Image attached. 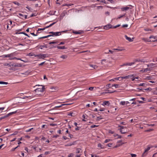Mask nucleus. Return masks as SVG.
I'll return each mask as SVG.
<instances>
[{"label": "nucleus", "instance_id": "45", "mask_svg": "<svg viewBox=\"0 0 157 157\" xmlns=\"http://www.w3.org/2000/svg\"><path fill=\"white\" fill-rule=\"evenodd\" d=\"M128 25H127V24H125V25H122V27H125V28H126L127 27H128Z\"/></svg>", "mask_w": 157, "mask_h": 157}, {"label": "nucleus", "instance_id": "61", "mask_svg": "<svg viewBox=\"0 0 157 157\" xmlns=\"http://www.w3.org/2000/svg\"><path fill=\"white\" fill-rule=\"evenodd\" d=\"M36 16V15H35L33 13L32 14H31V15H30V17H32L34 16Z\"/></svg>", "mask_w": 157, "mask_h": 157}, {"label": "nucleus", "instance_id": "15", "mask_svg": "<svg viewBox=\"0 0 157 157\" xmlns=\"http://www.w3.org/2000/svg\"><path fill=\"white\" fill-rule=\"evenodd\" d=\"M129 8V7H126L122 8L121 9L122 11H126L128 10Z\"/></svg>", "mask_w": 157, "mask_h": 157}, {"label": "nucleus", "instance_id": "16", "mask_svg": "<svg viewBox=\"0 0 157 157\" xmlns=\"http://www.w3.org/2000/svg\"><path fill=\"white\" fill-rule=\"evenodd\" d=\"M144 72H146L148 71H151L152 70L151 68L150 67H148L145 69H144Z\"/></svg>", "mask_w": 157, "mask_h": 157}, {"label": "nucleus", "instance_id": "24", "mask_svg": "<svg viewBox=\"0 0 157 157\" xmlns=\"http://www.w3.org/2000/svg\"><path fill=\"white\" fill-rule=\"evenodd\" d=\"M50 36H51L50 35H48L47 36H43V37H40L39 38V39L47 38H48V37H50Z\"/></svg>", "mask_w": 157, "mask_h": 157}, {"label": "nucleus", "instance_id": "59", "mask_svg": "<svg viewBox=\"0 0 157 157\" xmlns=\"http://www.w3.org/2000/svg\"><path fill=\"white\" fill-rule=\"evenodd\" d=\"M69 137H70L71 138H72L73 137V135L72 134H69Z\"/></svg>", "mask_w": 157, "mask_h": 157}, {"label": "nucleus", "instance_id": "9", "mask_svg": "<svg viewBox=\"0 0 157 157\" xmlns=\"http://www.w3.org/2000/svg\"><path fill=\"white\" fill-rule=\"evenodd\" d=\"M113 27L112 25L109 24L105 26L104 27V29L106 30H108L110 28H113Z\"/></svg>", "mask_w": 157, "mask_h": 157}, {"label": "nucleus", "instance_id": "8", "mask_svg": "<svg viewBox=\"0 0 157 157\" xmlns=\"http://www.w3.org/2000/svg\"><path fill=\"white\" fill-rule=\"evenodd\" d=\"M119 127H121L120 129V132L122 134H125L127 133V132H123V129L125 127H124V126H121L120 125H118Z\"/></svg>", "mask_w": 157, "mask_h": 157}, {"label": "nucleus", "instance_id": "50", "mask_svg": "<svg viewBox=\"0 0 157 157\" xmlns=\"http://www.w3.org/2000/svg\"><path fill=\"white\" fill-rule=\"evenodd\" d=\"M105 110V109L104 108H101L99 110V111H104Z\"/></svg>", "mask_w": 157, "mask_h": 157}, {"label": "nucleus", "instance_id": "14", "mask_svg": "<svg viewBox=\"0 0 157 157\" xmlns=\"http://www.w3.org/2000/svg\"><path fill=\"white\" fill-rule=\"evenodd\" d=\"M89 66L94 69H97L98 68V66L96 65L90 64Z\"/></svg>", "mask_w": 157, "mask_h": 157}, {"label": "nucleus", "instance_id": "47", "mask_svg": "<svg viewBox=\"0 0 157 157\" xmlns=\"http://www.w3.org/2000/svg\"><path fill=\"white\" fill-rule=\"evenodd\" d=\"M31 97V96H26L24 97L23 98V99H27V98H30Z\"/></svg>", "mask_w": 157, "mask_h": 157}, {"label": "nucleus", "instance_id": "7", "mask_svg": "<svg viewBox=\"0 0 157 157\" xmlns=\"http://www.w3.org/2000/svg\"><path fill=\"white\" fill-rule=\"evenodd\" d=\"M18 15L21 16V17H20L21 19L25 20L27 18V15H24L21 13H18Z\"/></svg>", "mask_w": 157, "mask_h": 157}, {"label": "nucleus", "instance_id": "25", "mask_svg": "<svg viewBox=\"0 0 157 157\" xmlns=\"http://www.w3.org/2000/svg\"><path fill=\"white\" fill-rule=\"evenodd\" d=\"M46 28H45V27L44 28H42V29H38L37 30V33H40V32H39V31H41V30H45V29Z\"/></svg>", "mask_w": 157, "mask_h": 157}, {"label": "nucleus", "instance_id": "11", "mask_svg": "<svg viewBox=\"0 0 157 157\" xmlns=\"http://www.w3.org/2000/svg\"><path fill=\"white\" fill-rule=\"evenodd\" d=\"M125 37L126 39L128 40L129 42H132L133 41V38H132V39L128 37L127 35H125Z\"/></svg>", "mask_w": 157, "mask_h": 157}, {"label": "nucleus", "instance_id": "18", "mask_svg": "<svg viewBox=\"0 0 157 157\" xmlns=\"http://www.w3.org/2000/svg\"><path fill=\"white\" fill-rule=\"evenodd\" d=\"M9 70H12L13 71H15L18 70V68H16L15 67H12L9 68Z\"/></svg>", "mask_w": 157, "mask_h": 157}, {"label": "nucleus", "instance_id": "28", "mask_svg": "<svg viewBox=\"0 0 157 157\" xmlns=\"http://www.w3.org/2000/svg\"><path fill=\"white\" fill-rule=\"evenodd\" d=\"M56 23V22H54L53 23H52V24H51L50 25H49V26H46V27H45V28H48L49 27H51L52 25H53L54 24H55Z\"/></svg>", "mask_w": 157, "mask_h": 157}, {"label": "nucleus", "instance_id": "52", "mask_svg": "<svg viewBox=\"0 0 157 157\" xmlns=\"http://www.w3.org/2000/svg\"><path fill=\"white\" fill-rule=\"evenodd\" d=\"M59 136V135H54L52 137L53 138H56Z\"/></svg>", "mask_w": 157, "mask_h": 157}, {"label": "nucleus", "instance_id": "20", "mask_svg": "<svg viewBox=\"0 0 157 157\" xmlns=\"http://www.w3.org/2000/svg\"><path fill=\"white\" fill-rule=\"evenodd\" d=\"M40 49H42L43 48H47V46L46 45H41L40 46Z\"/></svg>", "mask_w": 157, "mask_h": 157}, {"label": "nucleus", "instance_id": "36", "mask_svg": "<svg viewBox=\"0 0 157 157\" xmlns=\"http://www.w3.org/2000/svg\"><path fill=\"white\" fill-rule=\"evenodd\" d=\"M146 85L145 83H140L139 85V86H144Z\"/></svg>", "mask_w": 157, "mask_h": 157}, {"label": "nucleus", "instance_id": "34", "mask_svg": "<svg viewBox=\"0 0 157 157\" xmlns=\"http://www.w3.org/2000/svg\"><path fill=\"white\" fill-rule=\"evenodd\" d=\"M98 125H92L91 126L90 128H94L95 127H98Z\"/></svg>", "mask_w": 157, "mask_h": 157}, {"label": "nucleus", "instance_id": "1", "mask_svg": "<svg viewBox=\"0 0 157 157\" xmlns=\"http://www.w3.org/2000/svg\"><path fill=\"white\" fill-rule=\"evenodd\" d=\"M37 86L39 87L37 88L34 90V91H35L36 93V94L35 95V96L30 98H29V100L28 101V102L37 99V98H36V97L37 96H36L37 95H38V96L39 97L42 96L43 95V92L44 91V90L45 89L44 86L42 85H36L35 86V87H36Z\"/></svg>", "mask_w": 157, "mask_h": 157}, {"label": "nucleus", "instance_id": "26", "mask_svg": "<svg viewBox=\"0 0 157 157\" xmlns=\"http://www.w3.org/2000/svg\"><path fill=\"white\" fill-rule=\"evenodd\" d=\"M0 84L7 85L8 84V83L6 82L0 81Z\"/></svg>", "mask_w": 157, "mask_h": 157}, {"label": "nucleus", "instance_id": "10", "mask_svg": "<svg viewBox=\"0 0 157 157\" xmlns=\"http://www.w3.org/2000/svg\"><path fill=\"white\" fill-rule=\"evenodd\" d=\"M135 63L134 62H132V63H127L125 64H124L122 65H121V66L122 67L124 66H131L133 64Z\"/></svg>", "mask_w": 157, "mask_h": 157}, {"label": "nucleus", "instance_id": "35", "mask_svg": "<svg viewBox=\"0 0 157 157\" xmlns=\"http://www.w3.org/2000/svg\"><path fill=\"white\" fill-rule=\"evenodd\" d=\"M4 66H8L9 67H11L10 63H5L4 64Z\"/></svg>", "mask_w": 157, "mask_h": 157}, {"label": "nucleus", "instance_id": "53", "mask_svg": "<svg viewBox=\"0 0 157 157\" xmlns=\"http://www.w3.org/2000/svg\"><path fill=\"white\" fill-rule=\"evenodd\" d=\"M55 44V41H52V42H50L49 43V44Z\"/></svg>", "mask_w": 157, "mask_h": 157}, {"label": "nucleus", "instance_id": "56", "mask_svg": "<svg viewBox=\"0 0 157 157\" xmlns=\"http://www.w3.org/2000/svg\"><path fill=\"white\" fill-rule=\"evenodd\" d=\"M112 144H109L107 145V146L109 147H111Z\"/></svg>", "mask_w": 157, "mask_h": 157}, {"label": "nucleus", "instance_id": "31", "mask_svg": "<svg viewBox=\"0 0 157 157\" xmlns=\"http://www.w3.org/2000/svg\"><path fill=\"white\" fill-rule=\"evenodd\" d=\"M113 86H114L116 88H118L119 87V85L117 84L112 85L111 87H113Z\"/></svg>", "mask_w": 157, "mask_h": 157}, {"label": "nucleus", "instance_id": "29", "mask_svg": "<svg viewBox=\"0 0 157 157\" xmlns=\"http://www.w3.org/2000/svg\"><path fill=\"white\" fill-rule=\"evenodd\" d=\"M124 144V143H121V144H117L115 146V148H117L118 147H119V146H120L122 144Z\"/></svg>", "mask_w": 157, "mask_h": 157}, {"label": "nucleus", "instance_id": "44", "mask_svg": "<svg viewBox=\"0 0 157 157\" xmlns=\"http://www.w3.org/2000/svg\"><path fill=\"white\" fill-rule=\"evenodd\" d=\"M50 125L51 126H55L57 125V124H55L51 123L50 124Z\"/></svg>", "mask_w": 157, "mask_h": 157}, {"label": "nucleus", "instance_id": "49", "mask_svg": "<svg viewBox=\"0 0 157 157\" xmlns=\"http://www.w3.org/2000/svg\"><path fill=\"white\" fill-rule=\"evenodd\" d=\"M131 155L132 157H136V154H131Z\"/></svg>", "mask_w": 157, "mask_h": 157}, {"label": "nucleus", "instance_id": "30", "mask_svg": "<svg viewBox=\"0 0 157 157\" xmlns=\"http://www.w3.org/2000/svg\"><path fill=\"white\" fill-rule=\"evenodd\" d=\"M125 101H121V102L120 104L121 105H124L125 104Z\"/></svg>", "mask_w": 157, "mask_h": 157}, {"label": "nucleus", "instance_id": "17", "mask_svg": "<svg viewBox=\"0 0 157 157\" xmlns=\"http://www.w3.org/2000/svg\"><path fill=\"white\" fill-rule=\"evenodd\" d=\"M57 48L58 49H66L67 48L64 46H57Z\"/></svg>", "mask_w": 157, "mask_h": 157}, {"label": "nucleus", "instance_id": "3", "mask_svg": "<svg viewBox=\"0 0 157 157\" xmlns=\"http://www.w3.org/2000/svg\"><path fill=\"white\" fill-rule=\"evenodd\" d=\"M121 80H122L123 79H128L129 78H132L134 77L133 75H130L127 76L123 77H121Z\"/></svg>", "mask_w": 157, "mask_h": 157}, {"label": "nucleus", "instance_id": "42", "mask_svg": "<svg viewBox=\"0 0 157 157\" xmlns=\"http://www.w3.org/2000/svg\"><path fill=\"white\" fill-rule=\"evenodd\" d=\"M121 77H118V78H115L114 79H115V80H119V81H121V80H120V79H121Z\"/></svg>", "mask_w": 157, "mask_h": 157}, {"label": "nucleus", "instance_id": "43", "mask_svg": "<svg viewBox=\"0 0 157 157\" xmlns=\"http://www.w3.org/2000/svg\"><path fill=\"white\" fill-rule=\"evenodd\" d=\"M125 15V14L123 15H121V16H120V17H118L117 18V19H120L121 18L123 17Z\"/></svg>", "mask_w": 157, "mask_h": 157}, {"label": "nucleus", "instance_id": "6", "mask_svg": "<svg viewBox=\"0 0 157 157\" xmlns=\"http://www.w3.org/2000/svg\"><path fill=\"white\" fill-rule=\"evenodd\" d=\"M11 66H12L15 67H21V65L20 64H18L17 63H13L10 64Z\"/></svg>", "mask_w": 157, "mask_h": 157}, {"label": "nucleus", "instance_id": "4", "mask_svg": "<svg viewBox=\"0 0 157 157\" xmlns=\"http://www.w3.org/2000/svg\"><path fill=\"white\" fill-rule=\"evenodd\" d=\"M150 147H148L145 150L144 152L142 154V157H144L146 156L147 154V152L150 149Z\"/></svg>", "mask_w": 157, "mask_h": 157}, {"label": "nucleus", "instance_id": "41", "mask_svg": "<svg viewBox=\"0 0 157 157\" xmlns=\"http://www.w3.org/2000/svg\"><path fill=\"white\" fill-rule=\"evenodd\" d=\"M120 26V25H117L116 26H113V29H115V28H117V27H119Z\"/></svg>", "mask_w": 157, "mask_h": 157}, {"label": "nucleus", "instance_id": "32", "mask_svg": "<svg viewBox=\"0 0 157 157\" xmlns=\"http://www.w3.org/2000/svg\"><path fill=\"white\" fill-rule=\"evenodd\" d=\"M66 105L64 104H62L61 105H60L56 106L55 107V108L56 109V108H60V107H62L63 105Z\"/></svg>", "mask_w": 157, "mask_h": 157}, {"label": "nucleus", "instance_id": "60", "mask_svg": "<svg viewBox=\"0 0 157 157\" xmlns=\"http://www.w3.org/2000/svg\"><path fill=\"white\" fill-rule=\"evenodd\" d=\"M102 146V145L101 144H98V147H101V148H102V147H101Z\"/></svg>", "mask_w": 157, "mask_h": 157}, {"label": "nucleus", "instance_id": "33", "mask_svg": "<svg viewBox=\"0 0 157 157\" xmlns=\"http://www.w3.org/2000/svg\"><path fill=\"white\" fill-rule=\"evenodd\" d=\"M9 117V116H8V114H7V115H6V116H3V117H0V118H1V119L2 120V119H4V118H6V117Z\"/></svg>", "mask_w": 157, "mask_h": 157}, {"label": "nucleus", "instance_id": "37", "mask_svg": "<svg viewBox=\"0 0 157 157\" xmlns=\"http://www.w3.org/2000/svg\"><path fill=\"white\" fill-rule=\"evenodd\" d=\"M19 33L23 34L24 35H25L28 36V37H29V36L27 34H26V33H24L23 32H20Z\"/></svg>", "mask_w": 157, "mask_h": 157}, {"label": "nucleus", "instance_id": "46", "mask_svg": "<svg viewBox=\"0 0 157 157\" xmlns=\"http://www.w3.org/2000/svg\"><path fill=\"white\" fill-rule=\"evenodd\" d=\"M151 89H152L151 88L149 87L148 88L145 89V90H151Z\"/></svg>", "mask_w": 157, "mask_h": 157}, {"label": "nucleus", "instance_id": "57", "mask_svg": "<svg viewBox=\"0 0 157 157\" xmlns=\"http://www.w3.org/2000/svg\"><path fill=\"white\" fill-rule=\"evenodd\" d=\"M108 1L110 2L111 3H113L114 2L113 0H107Z\"/></svg>", "mask_w": 157, "mask_h": 157}, {"label": "nucleus", "instance_id": "39", "mask_svg": "<svg viewBox=\"0 0 157 157\" xmlns=\"http://www.w3.org/2000/svg\"><path fill=\"white\" fill-rule=\"evenodd\" d=\"M73 33L75 34H80L81 33L80 32H77L76 31H74V32H73Z\"/></svg>", "mask_w": 157, "mask_h": 157}, {"label": "nucleus", "instance_id": "12", "mask_svg": "<svg viewBox=\"0 0 157 157\" xmlns=\"http://www.w3.org/2000/svg\"><path fill=\"white\" fill-rule=\"evenodd\" d=\"M110 103L109 101H104L102 104V105H107L109 106Z\"/></svg>", "mask_w": 157, "mask_h": 157}, {"label": "nucleus", "instance_id": "55", "mask_svg": "<svg viewBox=\"0 0 157 157\" xmlns=\"http://www.w3.org/2000/svg\"><path fill=\"white\" fill-rule=\"evenodd\" d=\"M80 152L79 149L78 148L77 149L76 153H79Z\"/></svg>", "mask_w": 157, "mask_h": 157}, {"label": "nucleus", "instance_id": "48", "mask_svg": "<svg viewBox=\"0 0 157 157\" xmlns=\"http://www.w3.org/2000/svg\"><path fill=\"white\" fill-rule=\"evenodd\" d=\"M132 78V81H133L134 80H135V79H138L139 78V77H135L134 78Z\"/></svg>", "mask_w": 157, "mask_h": 157}, {"label": "nucleus", "instance_id": "19", "mask_svg": "<svg viewBox=\"0 0 157 157\" xmlns=\"http://www.w3.org/2000/svg\"><path fill=\"white\" fill-rule=\"evenodd\" d=\"M135 61L136 62H143L144 63L145 62V61H144V59H136L135 60Z\"/></svg>", "mask_w": 157, "mask_h": 157}, {"label": "nucleus", "instance_id": "63", "mask_svg": "<svg viewBox=\"0 0 157 157\" xmlns=\"http://www.w3.org/2000/svg\"><path fill=\"white\" fill-rule=\"evenodd\" d=\"M93 89H94L93 87H90L89 88V90H93Z\"/></svg>", "mask_w": 157, "mask_h": 157}, {"label": "nucleus", "instance_id": "40", "mask_svg": "<svg viewBox=\"0 0 157 157\" xmlns=\"http://www.w3.org/2000/svg\"><path fill=\"white\" fill-rule=\"evenodd\" d=\"M110 139H106L105 141V143H107L109 142L110 140Z\"/></svg>", "mask_w": 157, "mask_h": 157}, {"label": "nucleus", "instance_id": "54", "mask_svg": "<svg viewBox=\"0 0 157 157\" xmlns=\"http://www.w3.org/2000/svg\"><path fill=\"white\" fill-rule=\"evenodd\" d=\"M109 133H110L111 134H113L114 133V132L113 131H111V130H109Z\"/></svg>", "mask_w": 157, "mask_h": 157}, {"label": "nucleus", "instance_id": "23", "mask_svg": "<svg viewBox=\"0 0 157 157\" xmlns=\"http://www.w3.org/2000/svg\"><path fill=\"white\" fill-rule=\"evenodd\" d=\"M12 54H10L8 55H4L5 57H10L12 56Z\"/></svg>", "mask_w": 157, "mask_h": 157}, {"label": "nucleus", "instance_id": "58", "mask_svg": "<svg viewBox=\"0 0 157 157\" xmlns=\"http://www.w3.org/2000/svg\"><path fill=\"white\" fill-rule=\"evenodd\" d=\"M73 154H71L69 155L68 156V157H73Z\"/></svg>", "mask_w": 157, "mask_h": 157}, {"label": "nucleus", "instance_id": "51", "mask_svg": "<svg viewBox=\"0 0 157 157\" xmlns=\"http://www.w3.org/2000/svg\"><path fill=\"white\" fill-rule=\"evenodd\" d=\"M151 77L150 76H147V78L148 80H150L151 79Z\"/></svg>", "mask_w": 157, "mask_h": 157}, {"label": "nucleus", "instance_id": "21", "mask_svg": "<svg viewBox=\"0 0 157 157\" xmlns=\"http://www.w3.org/2000/svg\"><path fill=\"white\" fill-rule=\"evenodd\" d=\"M124 50V49L123 48H116V49H113V50H118L119 51H121L122 50Z\"/></svg>", "mask_w": 157, "mask_h": 157}, {"label": "nucleus", "instance_id": "27", "mask_svg": "<svg viewBox=\"0 0 157 157\" xmlns=\"http://www.w3.org/2000/svg\"><path fill=\"white\" fill-rule=\"evenodd\" d=\"M17 112V111H14V112H11V113H10L8 114V116H9L10 115H11L13 114H15V113H16Z\"/></svg>", "mask_w": 157, "mask_h": 157}, {"label": "nucleus", "instance_id": "38", "mask_svg": "<svg viewBox=\"0 0 157 157\" xmlns=\"http://www.w3.org/2000/svg\"><path fill=\"white\" fill-rule=\"evenodd\" d=\"M144 30H145V31H151V30L150 29H148V28H146V29H144Z\"/></svg>", "mask_w": 157, "mask_h": 157}, {"label": "nucleus", "instance_id": "5", "mask_svg": "<svg viewBox=\"0 0 157 157\" xmlns=\"http://www.w3.org/2000/svg\"><path fill=\"white\" fill-rule=\"evenodd\" d=\"M35 57H38L40 59H44L46 56V54H39L38 55H35Z\"/></svg>", "mask_w": 157, "mask_h": 157}, {"label": "nucleus", "instance_id": "13", "mask_svg": "<svg viewBox=\"0 0 157 157\" xmlns=\"http://www.w3.org/2000/svg\"><path fill=\"white\" fill-rule=\"evenodd\" d=\"M113 136L114 137H116V139H120L122 137V136H121L119 135L118 134H114Z\"/></svg>", "mask_w": 157, "mask_h": 157}, {"label": "nucleus", "instance_id": "22", "mask_svg": "<svg viewBox=\"0 0 157 157\" xmlns=\"http://www.w3.org/2000/svg\"><path fill=\"white\" fill-rule=\"evenodd\" d=\"M60 57L61 58H63V59H66L67 58V55H63L61 56Z\"/></svg>", "mask_w": 157, "mask_h": 157}, {"label": "nucleus", "instance_id": "62", "mask_svg": "<svg viewBox=\"0 0 157 157\" xmlns=\"http://www.w3.org/2000/svg\"><path fill=\"white\" fill-rule=\"evenodd\" d=\"M63 138L65 140L67 139L68 138L66 136H63Z\"/></svg>", "mask_w": 157, "mask_h": 157}, {"label": "nucleus", "instance_id": "64", "mask_svg": "<svg viewBox=\"0 0 157 157\" xmlns=\"http://www.w3.org/2000/svg\"><path fill=\"white\" fill-rule=\"evenodd\" d=\"M122 142V140H118L117 141V144H118V143H121V144L122 143H121Z\"/></svg>", "mask_w": 157, "mask_h": 157}, {"label": "nucleus", "instance_id": "2", "mask_svg": "<svg viewBox=\"0 0 157 157\" xmlns=\"http://www.w3.org/2000/svg\"><path fill=\"white\" fill-rule=\"evenodd\" d=\"M67 31H63L62 32H51L49 33H51L52 34L50 35L51 36H57L60 35L61 33H64L66 32Z\"/></svg>", "mask_w": 157, "mask_h": 157}]
</instances>
